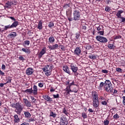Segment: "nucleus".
<instances>
[{
    "mask_svg": "<svg viewBox=\"0 0 125 125\" xmlns=\"http://www.w3.org/2000/svg\"><path fill=\"white\" fill-rule=\"evenodd\" d=\"M48 26L49 28H53V27H54V23H53L52 21H50Z\"/></svg>",
    "mask_w": 125,
    "mask_h": 125,
    "instance_id": "33",
    "label": "nucleus"
},
{
    "mask_svg": "<svg viewBox=\"0 0 125 125\" xmlns=\"http://www.w3.org/2000/svg\"><path fill=\"white\" fill-rule=\"evenodd\" d=\"M37 28L39 30H42V21H39Z\"/></svg>",
    "mask_w": 125,
    "mask_h": 125,
    "instance_id": "27",
    "label": "nucleus"
},
{
    "mask_svg": "<svg viewBox=\"0 0 125 125\" xmlns=\"http://www.w3.org/2000/svg\"><path fill=\"white\" fill-rule=\"evenodd\" d=\"M23 102L24 104H25V105L26 107H33V105H32V103L27 99H25V98L23 99Z\"/></svg>",
    "mask_w": 125,
    "mask_h": 125,
    "instance_id": "10",
    "label": "nucleus"
},
{
    "mask_svg": "<svg viewBox=\"0 0 125 125\" xmlns=\"http://www.w3.org/2000/svg\"><path fill=\"white\" fill-rule=\"evenodd\" d=\"M62 69L65 73H67V74H70L71 73V71H70V69H69V67L68 65H64L62 66Z\"/></svg>",
    "mask_w": 125,
    "mask_h": 125,
    "instance_id": "20",
    "label": "nucleus"
},
{
    "mask_svg": "<svg viewBox=\"0 0 125 125\" xmlns=\"http://www.w3.org/2000/svg\"><path fill=\"white\" fill-rule=\"evenodd\" d=\"M32 93L33 95H38V86L36 85H33V89H32Z\"/></svg>",
    "mask_w": 125,
    "mask_h": 125,
    "instance_id": "16",
    "label": "nucleus"
},
{
    "mask_svg": "<svg viewBox=\"0 0 125 125\" xmlns=\"http://www.w3.org/2000/svg\"><path fill=\"white\" fill-rule=\"evenodd\" d=\"M24 43L25 45H30V41L28 40H26L24 42Z\"/></svg>",
    "mask_w": 125,
    "mask_h": 125,
    "instance_id": "43",
    "label": "nucleus"
},
{
    "mask_svg": "<svg viewBox=\"0 0 125 125\" xmlns=\"http://www.w3.org/2000/svg\"><path fill=\"white\" fill-rule=\"evenodd\" d=\"M61 125H69V123H68V121H66L65 122L62 123Z\"/></svg>",
    "mask_w": 125,
    "mask_h": 125,
    "instance_id": "56",
    "label": "nucleus"
},
{
    "mask_svg": "<svg viewBox=\"0 0 125 125\" xmlns=\"http://www.w3.org/2000/svg\"><path fill=\"white\" fill-rule=\"evenodd\" d=\"M82 53V48L81 46H77L75 48L74 51V55H77V56H80Z\"/></svg>",
    "mask_w": 125,
    "mask_h": 125,
    "instance_id": "7",
    "label": "nucleus"
},
{
    "mask_svg": "<svg viewBox=\"0 0 125 125\" xmlns=\"http://www.w3.org/2000/svg\"><path fill=\"white\" fill-rule=\"evenodd\" d=\"M92 96L93 97V100H98V94H97V92L94 91L92 92Z\"/></svg>",
    "mask_w": 125,
    "mask_h": 125,
    "instance_id": "17",
    "label": "nucleus"
},
{
    "mask_svg": "<svg viewBox=\"0 0 125 125\" xmlns=\"http://www.w3.org/2000/svg\"><path fill=\"white\" fill-rule=\"evenodd\" d=\"M92 47L91 45H90V44H86L85 46V49H87V50H89L90 49H91Z\"/></svg>",
    "mask_w": 125,
    "mask_h": 125,
    "instance_id": "39",
    "label": "nucleus"
},
{
    "mask_svg": "<svg viewBox=\"0 0 125 125\" xmlns=\"http://www.w3.org/2000/svg\"><path fill=\"white\" fill-rule=\"evenodd\" d=\"M1 69H2V70H5V65H4L3 64H2Z\"/></svg>",
    "mask_w": 125,
    "mask_h": 125,
    "instance_id": "64",
    "label": "nucleus"
},
{
    "mask_svg": "<svg viewBox=\"0 0 125 125\" xmlns=\"http://www.w3.org/2000/svg\"><path fill=\"white\" fill-rule=\"evenodd\" d=\"M104 90L107 92H113L114 89L113 88V85L110 80H106L104 82Z\"/></svg>",
    "mask_w": 125,
    "mask_h": 125,
    "instance_id": "2",
    "label": "nucleus"
},
{
    "mask_svg": "<svg viewBox=\"0 0 125 125\" xmlns=\"http://www.w3.org/2000/svg\"><path fill=\"white\" fill-rule=\"evenodd\" d=\"M46 53V47H44L41 52L38 54V58L39 59H41L42 57V56L44 55V54H45Z\"/></svg>",
    "mask_w": 125,
    "mask_h": 125,
    "instance_id": "9",
    "label": "nucleus"
},
{
    "mask_svg": "<svg viewBox=\"0 0 125 125\" xmlns=\"http://www.w3.org/2000/svg\"><path fill=\"white\" fill-rule=\"evenodd\" d=\"M120 39H122V36L121 35L113 36V40H120Z\"/></svg>",
    "mask_w": 125,
    "mask_h": 125,
    "instance_id": "35",
    "label": "nucleus"
},
{
    "mask_svg": "<svg viewBox=\"0 0 125 125\" xmlns=\"http://www.w3.org/2000/svg\"><path fill=\"white\" fill-rule=\"evenodd\" d=\"M73 20L74 21H79L81 20V12L78 10H74L73 11Z\"/></svg>",
    "mask_w": 125,
    "mask_h": 125,
    "instance_id": "3",
    "label": "nucleus"
},
{
    "mask_svg": "<svg viewBox=\"0 0 125 125\" xmlns=\"http://www.w3.org/2000/svg\"><path fill=\"white\" fill-rule=\"evenodd\" d=\"M63 7L64 8H68V7H70V4H64V5H63Z\"/></svg>",
    "mask_w": 125,
    "mask_h": 125,
    "instance_id": "51",
    "label": "nucleus"
},
{
    "mask_svg": "<svg viewBox=\"0 0 125 125\" xmlns=\"http://www.w3.org/2000/svg\"><path fill=\"white\" fill-rule=\"evenodd\" d=\"M102 28H103V25H100L98 27H97V31H101Z\"/></svg>",
    "mask_w": 125,
    "mask_h": 125,
    "instance_id": "41",
    "label": "nucleus"
},
{
    "mask_svg": "<svg viewBox=\"0 0 125 125\" xmlns=\"http://www.w3.org/2000/svg\"><path fill=\"white\" fill-rule=\"evenodd\" d=\"M121 19H122L121 23H125V18L122 17Z\"/></svg>",
    "mask_w": 125,
    "mask_h": 125,
    "instance_id": "60",
    "label": "nucleus"
},
{
    "mask_svg": "<svg viewBox=\"0 0 125 125\" xmlns=\"http://www.w3.org/2000/svg\"><path fill=\"white\" fill-rule=\"evenodd\" d=\"M21 125H30V124L28 123L24 122L22 123Z\"/></svg>",
    "mask_w": 125,
    "mask_h": 125,
    "instance_id": "63",
    "label": "nucleus"
},
{
    "mask_svg": "<svg viewBox=\"0 0 125 125\" xmlns=\"http://www.w3.org/2000/svg\"><path fill=\"white\" fill-rule=\"evenodd\" d=\"M21 50L23 52H25V53H26V54H30L31 53V51H30V49L29 48H22Z\"/></svg>",
    "mask_w": 125,
    "mask_h": 125,
    "instance_id": "26",
    "label": "nucleus"
},
{
    "mask_svg": "<svg viewBox=\"0 0 125 125\" xmlns=\"http://www.w3.org/2000/svg\"><path fill=\"white\" fill-rule=\"evenodd\" d=\"M93 106L97 108L99 106V100H93Z\"/></svg>",
    "mask_w": 125,
    "mask_h": 125,
    "instance_id": "18",
    "label": "nucleus"
},
{
    "mask_svg": "<svg viewBox=\"0 0 125 125\" xmlns=\"http://www.w3.org/2000/svg\"><path fill=\"white\" fill-rule=\"evenodd\" d=\"M25 73L27 76H31L34 73V69L31 67H29L26 70Z\"/></svg>",
    "mask_w": 125,
    "mask_h": 125,
    "instance_id": "13",
    "label": "nucleus"
},
{
    "mask_svg": "<svg viewBox=\"0 0 125 125\" xmlns=\"http://www.w3.org/2000/svg\"><path fill=\"white\" fill-rule=\"evenodd\" d=\"M82 116L83 119H87V114H86L85 112H83L82 114Z\"/></svg>",
    "mask_w": 125,
    "mask_h": 125,
    "instance_id": "38",
    "label": "nucleus"
},
{
    "mask_svg": "<svg viewBox=\"0 0 125 125\" xmlns=\"http://www.w3.org/2000/svg\"><path fill=\"white\" fill-rule=\"evenodd\" d=\"M89 58H90V59H96V55H94V54H91V55H90L89 56Z\"/></svg>",
    "mask_w": 125,
    "mask_h": 125,
    "instance_id": "31",
    "label": "nucleus"
},
{
    "mask_svg": "<svg viewBox=\"0 0 125 125\" xmlns=\"http://www.w3.org/2000/svg\"><path fill=\"white\" fill-rule=\"evenodd\" d=\"M66 92L67 94H70V92H75V93H77V92H78V89L74 87L72 90H71V88L66 90Z\"/></svg>",
    "mask_w": 125,
    "mask_h": 125,
    "instance_id": "14",
    "label": "nucleus"
},
{
    "mask_svg": "<svg viewBox=\"0 0 125 125\" xmlns=\"http://www.w3.org/2000/svg\"><path fill=\"white\" fill-rule=\"evenodd\" d=\"M81 36V35L79 33H77L76 35V38L77 40L79 39V38H80V37Z\"/></svg>",
    "mask_w": 125,
    "mask_h": 125,
    "instance_id": "62",
    "label": "nucleus"
},
{
    "mask_svg": "<svg viewBox=\"0 0 125 125\" xmlns=\"http://www.w3.org/2000/svg\"><path fill=\"white\" fill-rule=\"evenodd\" d=\"M17 3H18V2H17V0H13L11 1H8L5 3L6 5H5V7H6V8H8L9 6L16 5Z\"/></svg>",
    "mask_w": 125,
    "mask_h": 125,
    "instance_id": "6",
    "label": "nucleus"
},
{
    "mask_svg": "<svg viewBox=\"0 0 125 125\" xmlns=\"http://www.w3.org/2000/svg\"><path fill=\"white\" fill-rule=\"evenodd\" d=\"M102 105L104 106H108V103L106 101H103L101 102Z\"/></svg>",
    "mask_w": 125,
    "mask_h": 125,
    "instance_id": "37",
    "label": "nucleus"
},
{
    "mask_svg": "<svg viewBox=\"0 0 125 125\" xmlns=\"http://www.w3.org/2000/svg\"><path fill=\"white\" fill-rule=\"evenodd\" d=\"M6 83H4V84H6L7 83H11V79H7L6 80Z\"/></svg>",
    "mask_w": 125,
    "mask_h": 125,
    "instance_id": "55",
    "label": "nucleus"
},
{
    "mask_svg": "<svg viewBox=\"0 0 125 125\" xmlns=\"http://www.w3.org/2000/svg\"><path fill=\"white\" fill-rule=\"evenodd\" d=\"M43 72H45L46 76H50L51 75V70L43 71Z\"/></svg>",
    "mask_w": 125,
    "mask_h": 125,
    "instance_id": "32",
    "label": "nucleus"
},
{
    "mask_svg": "<svg viewBox=\"0 0 125 125\" xmlns=\"http://www.w3.org/2000/svg\"><path fill=\"white\" fill-rule=\"evenodd\" d=\"M48 47L51 50H54L55 49H57L58 47H59V46L58 45V44H55L52 45V46L49 45Z\"/></svg>",
    "mask_w": 125,
    "mask_h": 125,
    "instance_id": "15",
    "label": "nucleus"
},
{
    "mask_svg": "<svg viewBox=\"0 0 125 125\" xmlns=\"http://www.w3.org/2000/svg\"><path fill=\"white\" fill-rule=\"evenodd\" d=\"M53 69V65L52 64H48L46 65L44 68H43V71H51Z\"/></svg>",
    "mask_w": 125,
    "mask_h": 125,
    "instance_id": "12",
    "label": "nucleus"
},
{
    "mask_svg": "<svg viewBox=\"0 0 125 125\" xmlns=\"http://www.w3.org/2000/svg\"><path fill=\"white\" fill-rule=\"evenodd\" d=\"M24 115L25 118H31V113L28 111H24Z\"/></svg>",
    "mask_w": 125,
    "mask_h": 125,
    "instance_id": "29",
    "label": "nucleus"
},
{
    "mask_svg": "<svg viewBox=\"0 0 125 125\" xmlns=\"http://www.w3.org/2000/svg\"><path fill=\"white\" fill-rule=\"evenodd\" d=\"M102 73H103L104 74H108V70L106 69L102 70Z\"/></svg>",
    "mask_w": 125,
    "mask_h": 125,
    "instance_id": "57",
    "label": "nucleus"
},
{
    "mask_svg": "<svg viewBox=\"0 0 125 125\" xmlns=\"http://www.w3.org/2000/svg\"><path fill=\"white\" fill-rule=\"evenodd\" d=\"M96 40H97L98 42H102V43H105L108 42L107 38L99 35L96 37Z\"/></svg>",
    "mask_w": 125,
    "mask_h": 125,
    "instance_id": "4",
    "label": "nucleus"
},
{
    "mask_svg": "<svg viewBox=\"0 0 125 125\" xmlns=\"http://www.w3.org/2000/svg\"><path fill=\"white\" fill-rule=\"evenodd\" d=\"M48 62H52L53 61V59L52 57H50L48 59Z\"/></svg>",
    "mask_w": 125,
    "mask_h": 125,
    "instance_id": "61",
    "label": "nucleus"
},
{
    "mask_svg": "<svg viewBox=\"0 0 125 125\" xmlns=\"http://www.w3.org/2000/svg\"><path fill=\"white\" fill-rule=\"evenodd\" d=\"M98 33L101 36H104V31H99Z\"/></svg>",
    "mask_w": 125,
    "mask_h": 125,
    "instance_id": "58",
    "label": "nucleus"
},
{
    "mask_svg": "<svg viewBox=\"0 0 125 125\" xmlns=\"http://www.w3.org/2000/svg\"><path fill=\"white\" fill-rule=\"evenodd\" d=\"M62 112H63V114H65V115H66V116H68V111H67L65 108H63V109L62 110Z\"/></svg>",
    "mask_w": 125,
    "mask_h": 125,
    "instance_id": "42",
    "label": "nucleus"
},
{
    "mask_svg": "<svg viewBox=\"0 0 125 125\" xmlns=\"http://www.w3.org/2000/svg\"><path fill=\"white\" fill-rule=\"evenodd\" d=\"M105 11H107V12H109V11H110V10H111V8L109 6H106L105 8Z\"/></svg>",
    "mask_w": 125,
    "mask_h": 125,
    "instance_id": "48",
    "label": "nucleus"
},
{
    "mask_svg": "<svg viewBox=\"0 0 125 125\" xmlns=\"http://www.w3.org/2000/svg\"><path fill=\"white\" fill-rule=\"evenodd\" d=\"M55 42V39H54V37L51 35L48 39V42L49 43H53Z\"/></svg>",
    "mask_w": 125,
    "mask_h": 125,
    "instance_id": "23",
    "label": "nucleus"
},
{
    "mask_svg": "<svg viewBox=\"0 0 125 125\" xmlns=\"http://www.w3.org/2000/svg\"><path fill=\"white\" fill-rule=\"evenodd\" d=\"M38 86L39 87H43V83H38Z\"/></svg>",
    "mask_w": 125,
    "mask_h": 125,
    "instance_id": "52",
    "label": "nucleus"
},
{
    "mask_svg": "<svg viewBox=\"0 0 125 125\" xmlns=\"http://www.w3.org/2000/svg\"><path fill=\"white\" fill-rule=\"evenodd\" d=\"M109 123H110L109 122V120H104V125H109Z\"/></svg>",
    "mask_w": 125,
    "mask_h": 125,
    "instance_id": "49",
    "label": "nucleus"
},
{
    "mask_svg": "<svg viewBox=\"0 0 125 125\" xmlns=\"http://www.w3.org/2000/svg\"><path fill=\"white\" fill-rule=\"evenodd\" d=\"M12 108H15V112L18 115H21V112L23 110V106L21 105V103L18 102L16 104L13 103L11 104Z\"/></svg>",
    "mask_w": 125,
    "mask_h": 125,
    "instance_id": "1",
    "label": "nucleus"
},
{
    "mask_svg": "<svg viewBox=\"0 0 125 125\" xmlns=\"http://www.w3.org/2000/svg\"><path fill=\"white\" fill-rule=\"evenodd\" d=\"M57 114L53 112H51L50 113V117H53V118H56Z\"/></svg>",
    "mask_w": 125,
    "mask_h": 125,
    "instance_id": "36",
    "label": "nucleus"
},
{
    "mask_svg": "<svg viewBox=\"0 0 125 125\" xmlns=\"http://www.w3.org/2000/svg\"><path fill=\"white\" fill-rule=\"evenodd\" d=\"M116 70L117 72H118V73H122V69L120 67L116 68Z\"/></svg>",
    "mask_w": 125,
    "mask_h": 125,
    "instance_id": "54",
    "label": "nucleus"
},
{
    "mask_svg": "<svg viewBox=\"0 0 125 125\" xmlns=\"http://www.w3.org/2000/svg\"><path fill=\"white\" fill-rule=\"evenodd\" d=\"M120 118V116H119V114H116L113 116V118L115 119V120H118Z\"/></svg>",
    "mask_w": 125,
    "mask_h": 125,
    "instance_id": "44",
    "label": "nucleus"
},
{
    "mask_svg": "<svg viewBox=\"0 0 125 125\" xmlns=\"http://www.w3.org/2000/svg\"><path fill=\"white\" fill-rule=\"evenodd\" d=\"M23 92L27 93V94H32L33 93V88L27 89L23 91Z\"/></svg>",
    "mask_w": 125,
    "mask_h": 125,
    "instance_id": "24",
    "label": "nucleus"
},
{
    "mask_svg": "<svg viewBox=\"0 0 125 125\" xmlns=\"http://www.w3.org/2000/svg\"><path fill=\"white\" fill-rule=\"evenodd\" d=\"M122 13H124V11L123 10H119L118 11V12L116 14V16L117 17V18H122Z\"/></svg>",
    "mask_w": 125,
    "mask_h": 125,
    "instance_id": "25",
    "label": "nucleus"
},
{
    "mask_svg": "<svg viewBox=\"0 0 125 125\" xmlns=\"http://www.w3.org/2000/svg\"><path fill=\"white\" fill-rule=\"evenodd\" d=\"M18 26V21H14L13 23L10 25H5L4 27V30H6L8 29H12L13 28H16Z\"/></svg>",
    "mask_w": 125,
    "mask_h": 125,
    "instance_id": "5",
    "label": "nucleus"
},
{
    "mask_svg": "<svg viewBox=\"0 0 125 125\" xmlns=\"http://www.w3.org/2000/svg\"><path fill=\"white\" fill-rule=\"evenodd\" d=\"M14 123H16L17 124H18V123L19 122H20V119L19 118V117H18V115L17 114H15L14 116Z\"/></svg>",
    "mask_w": 125,
    "mask_h": 125,
    "instance_id": "22",
    "label": "nucleus"
},
{
    "mask_svg": "<svg viewBox=\"0 0 125 125\" xmlns=\"http://www.w3.org/2000/svg\"><path fill=\"white\" fill-rule=\"evenodd\" d=\"M122 98L123 99L122 103L123 104V105H124V106H125V96L122 97Z\"/></svg>",
    "mask_w": 125,
    "mask_h": 125,
    "instance_id": "59",
    "label": "nucleus"
},
{
    "mask_svg": "<svg viewBox=\"0 0 125 125\" xmlns=\"http://www.w3.org/2000/svg\"><path fill=\"white\" fill-rule=\"evenodd\" d=\"M19 60H20L21 61H22V62H24V60H25V58H24V57H23V56H20L19 57Z\"/></svg>",
    "mask_w": 125,
    "mask_h": 125,
    "instance_id": "45",
    "label": "nucleus"
},
{
    "mask_svg": "<svg viewBox=\"0 0 125 125\" xmlns=\"http://www.w3.org/2000/svg\"><path fill=\"white\" fill-rule=\"evenodd\" d=\"M108 47L109 49H114L115 48V46H114V44L109 43L108 45Z\"/></svg>",
    "mask_w": 125,
    "mask_h": 125,
    "instance_id": "34",
    "label": "nucleus"
},
{
    "mask_svg": "<svg viewBox=\"0 0 125 125\" xmlns=\"http://www.w3.org/2000/svg\"><path fill=\"white\" fill-rule=\"evenodd\" d=\"M98 88L99 90H102L103 88H105V82H101Z\"/></svg>",
    "mask_w": 125,
    "mask_h": 125,
    "instance_id": "21",
    "label": "nucleus"
},
{
    "mask_svg": "<svg viewBox=\"0 0 125 125\" xmlns=\"http://www.w3.org/2000/svg\"><path fill=\"white\" fill-rule=\"evenodd\" d=\"M59 120H60V125H61L62 123H65L67 122V120H65L64 118H62V117L61 118L58 117L56 119V121H58Z\"/></svg>",
    "mask_w": 125,
    "mask_h": 125,
    "instance_id": "28",
    "label": "nucleus"
},
{
    "mask_svg": "<svg viewBox=\"0 0 125 125\" xmlns=\"http://www.w3.org/2000/svg\"><path fill=\"white\" fill-rule=\"evenodd\" d=\"M66 15L67 16V19L68 21H73V19L68 15V14L66 13Z\"/></svg>",
    "mask_w": 125,
    "mask_h": 125,
    "instance_id": "46",
    "label": "nucleus"
},
{
    "mask_svg": "<svg viewBox=\"0 0 125 125\" xmlns=\"http://www.w3.org/2000/svg\"><path fill=\"white\" fill-rule=\"evenodd\" d=\"M17 36V33H16V32H11V33L8 35V38H10V39H13Z\"/></svg>",
    "mask_w": 125,
    "mask_h": 125,
    "instance_id": "19",
    "label": "nucleus"
},
{
    "mask_svg": "<svg viewBox=\"0 0 125 125\" xmlns=\"http://www.w3.org/2000/svg\"><path fill=\"white\" fill-rule=\"evenodd\" d=\"M53 97L54 99L59 98V94H57L56 95H53Z\"/></svg>",
    "mask_w": 125,
    "mask_h": 125,
    "instance_id": "53",
    "label": "nucleus"
},
{
    "mask_svg": "<svg viewBox=\"0 0 125 125\" xmlns=\"http://www.w3.org/2000/svg\"><path fill=\"white\" fill-rule=\"evenodd\" d=\"M42 97L44 100L47 101V102H49V103H53L54 102L53 99L47 95H43Z\"/></svg>",
    "mask_w": 125,
    "mask_h": 125,
    "instance_id": "8",
    "label": "nucleus"
},
{
    "mask_svg": "<svg viewBox=\"0 0 125 125\" xmlns=\"http://www.w3.org/2000/svg\"><path fill=\"white\" fill-rule=\"evenodd\" d=\"M81 28L82 31H83V32H85V31H86V26L84 25H82Z\"/></svg>",
    "mask_w": 125,
    "mask_h": 125,
    "instance_id": "40",
    "label": "nucleus"
},
{
    "mask_svg": "<svg viewBox=\"0 0 125 125\" xmlns=\"http://www.w3.org/2000/svg\"><path fill=\"white\" fill-rule=\"evenodd\" d=\"M8 18L11 19V20H13V21H14V22H18V21H16V19H15V18H14L13 17H8Z\"/></svg>",
    "mask_w": 125,
    "mask_h": 125,
    "instance_id": "50",
    "label": "nucleus"
},
{
    "mask_svg": "<svg viewBox=\"0 0 125 125\" xmlns=\"http://www.w3.org/2000/svg\"><path fill=\"white\" fill-rule=\"evenodd\" d=\"M59 47H61V49H62V50L63 51H65V46H64V45H60L59 46Z\"/></svg>",
    "mask_w": 125,
    "mask_h": 125,
    "instance_id": "47",
    "label": "nucleus"
},
{
    "mask_svg": "<svg viewBox=\"0 0 125 125\" xmlns=\"http://www.w3.org/2000/svg\"><path fill=\"white\" fill-rule=\"evenodd\" d=\"M70 67L72 72H77L79 69L77 65L74 63H70Z\"/></svg>",
    "mask_w": 125,
    "mask_h": 125,
    "instance_id": "11",
    "label": "nucleus"
},
{
    "mask_svg": "<svg viewBox=\"0 0 125 125\" xmlns=\"http://www.w3.org/2000/svg\"><path fill=\"white\" fill-rule=\"evenodd\" d=\"M72 85H75V82L72 81V82L70 83H69V85L68 86H67L66 88V90H67V89H70V88H71V86H72Z\"/></svg>",
    "mask_w": 125,
    "mask_h": 125,
    "instance_id": "30",
    "label": "nucleus"
}]
</instances>
